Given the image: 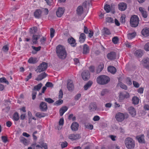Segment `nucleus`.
Listing matches in <instances>:
<instances>
[{
  "instance_id": "49530a36",
  "label": "nucleus",
  "mask_w": 149,
  "mask_h": 149,
  "mask_svg": "<svg viewBox=\"0 0 149 149\" xmlns=\"http://www.w3.org/2000/svg\"><path fill=\"white\" fill-rule=\"evenodd\" d=\"M112 41L114 44H117L118 41V37L116 36L112 38Z\"/></svg>"
},
{
  "instance_id": "c756f323",
  "label": "nucleus",
  "mask_w": 149,
  "mask_h": 149,
  "mask_svg": "<svg viewBox=\"0 0 149 149\" xmlns=\"http://www.w3.org/2000/svg\"><path fill=\"white\" fill-rule=\"evenodd\" d=\"M108 70L109 72L112 74H114L116 71V68L112 66L108 67Z\"/></svg>"
},
{
  "instance_id": "0e129e2a",
  "label": "nucleus",
  "mask_w": 149,
  "mask_h": 149,
  "mask_svg": "<svg viewBox=\"0 0 149 149\" xmlns=\"http://www.w3.org/2000/svg\"><path fill=\"white\" fill-rule=\"evenodd\" d=\"M63 92L62 90L61 89L60 90L59 93L58 98H62L63 97Z\"/></svg>"
},
{
  "instance_id": "0eeeda50",
  "label": "nucleus",
  "mask_w": 149,
  "mask_h": 149,
  "mask_svg": "<svg viewBox=\"0 0 149 149\" xmlns=\"http://www.w3.org/2000/svg\"><path fill=\"white\" fill-rule=\"evenodd\" d=\"M81 76L83 79L84 81H87L90 78V74L88 70L83 71L81 73Z\"/></svg>"
},
{
  "instance_id": "4468645a",
  "label": "nucleus",
  "mask_w": 149,
  "mask_h": 149,
  "mask_svg": "<svg viewBox=\"0 0 149 149\" xmlns=\"http://www.w3.org/2000/svg\"><path fill=\"white\" fill-rule=\"evenodd\" d=\"M67 87L69 91H72L74 88V86L72 81L71 80H68L67 84Z\"/></svg>"
},
{
  "instance_id": "c85d7f7f",
  "label": "nucleus",
  "mask_w": 149,
  "mask_h": 149,
  "mask_svg": "<svg viewBox=\"0 0 149 149\" xmlns=\"http://www.w3.org/2000/svg\"><path fill=\"white\" fill-rule=\"evenodd\" d=\"M103 33L104 36L109 35L111 34L109 30L107 28L104 27L103 29Z\"/></svg>"
},
{
  "instance_id": "bf43d9fd",
  "label": "nucleus",
  "mask_w": 149,
  "mask_h": 149,
  "mask_svg": "<svg viewBox=\"0 0 149 149\" xmlns=\"http://www.w3.org/2000/svg\"><path fill=\"white\" fill-rule=\"evenodd\" d=\"M37 94V93L35 91H33L32 93V99L34 100L36 97V95Z\"/></svg>"
},
{
  "instance_id": "864d4df0",
  "label": "nucleus",
  "mask_w": 149,
  "mask_h": 149,
  "mask_svg": "<svg viewBox=\"0 0 149 149\" xmlns=\"http://www.w3.org/2000/svg\"><path fill=\"white\" fill-rule=\"evenodd\" d=\"M106 21L108 22H113V19L111 17H107L106 18Z\"/></svg>"
},
{
  "instance_id": "a18cd8bd",
  "label": "nucleus",
  "mask_w": 149,
  "mask_h": 149,
  "mask_svg": "<svg viewBox=\"0 0 149 149\" xmlns=\"http://www.w3.org/2000/svg\"><path fill=\"white\" fill-rule=\"evenodd\" d=\"M108 92V90L107 89H104L101 92V95L103 96L106 94Z\"/></svg>"
},
{
  "instance_id": "f8f14e48",
  "label": "nucleus",
  "mask_w": 149,
  "mask_h": 149,
  "mask_svg": "<svg viewBox=\"0 0 149 149\" xmlns=\"http://www.w3.org/2000/svg\"><path fill=\"white\" fill-rule=\"evenodd\" d=\"M119 9L121 11L125 10L127 8V5L125 3L122 2L119 3L118 5Z\"/></svg>"
},
{
  "instance_id": "ddd939ff",
  "label": "nucleus",
  "mask_w": 149,
  "mask_h": 149,
  "mask_svg": "<svg viewBox=\"0 0 149 149\" xmlns=\"http://www.w3.org/2000/svg\"><path fill=\"white\" fill-rule=\"evenodd\" d=\"M47 76V74L45 72H43L39 75L38 77L35 79V80L38 81H41L46 77Z\"/></svg>"
},
{
  "instance_id": "774afa93",
  "label": "nucleus",
  "mask_w": 149,
  "mask_h": 149,
  "mask_svg": "<svg viewBox=\"0 0 149 149\" xmlns=\"http://www.w3.org/2000/svg\"><path fill=\"white\" fill-rule=\"evenodd\" d=\"M2 49L4 52H6L8 50V48L7 45H5L3 47Z\"/></svg>"
},
{
  "instance_id": "603ef678",
  "label": "nucleus",
  "mask_w": 149,
  "mask_h": 149,
  "mask_svg": "<svg viewBox=\"0 0 149 149\" xmlns=\"http://www.w3.org/2000/svg\"><path fill=\"white\" fill-rule=\"evenodd\" d=\"M144 49L146 51H149V42L145 44Z\"/></svg>"
},
{
  "instance_id": "a19ab883",
  "label": "nucleus",
  "mask_w": 149,
  "mask_h": 149,
  "mask_svg": "<svg viewBox=\"0 0 149 149\" xmlns=\"http://www.w3.org/2000/svg\"><path fill=\"white\" fill-rule=\"evenodd\" d=\"M104 8L107 13L109 12L111 10L110 6L107 4L105 6Z\"/></svg>"
},
{
  "instance_id": "e433bc0d",
  "label": "nucleus",
  "mask_w": 149,
  "mask_h": 149,
  "mask_svg": "<svg viewBox=\"0 0 149 149\" xmlns=\"http://www.w3.org/2000/svg\"><path fill=\"white\" fill-rule=\"evenodd\" d=\"M142 64L146 66L148 65L149 64V58H145L142 60Z\"/></svg>"
},
{
  "instance_id": "1a4fd4ad",
  "label": "nucleus",
  "mask_w": 149,
  "mask_h": 149,
  "mask_svg": "<svg viewBox=\"0 0 149 149\" xmlns=\"http://www.w3.org/2000/svg\"><path fill=\"white\" fill-rule=\"evenodd\" d=\"M69 138L72 141L79 139L81 136L79 134H72L69 135Z\"/></svg>"
},
{
  "instance_id": "f03ea898",
  "label": "nucleus",
  "mask_w": 149,
  "mask_h": 149,
  "mask_svg": "<svg viewBox=\"0 0 149 149\" xmlns=\"http://www.w3.org/2000/svg\"><path fill=\"white\" fill-rule=\"evenodd\" d=\"M125 146L128 149H133L135 147V141L131 138H127L125 141Z\"/></svg>"
},
{
  "instance_id": "338daca9",
  "label": "nucleus",
  "mask_w": 149,
  "mask_h": 149,
  "mask_svg": "<svg viewBox=\"0 0 149 149\" xmlns=\"http://www.w3.org/2000/svg\"><path fill=\"white\" fill-rule=\"evenodd\" d=\"M81 97V94L80 93L78 94L75 96L74 97V99L76 100H77L80 98Z\"/></svg>"
},
{
  "instance_id": "f257e3e1",
  "label": "nucleus",
  "mask_w": 149,
  "mask_h": 149,
  "mask_svg": "<svg viewBox=\"0 0 149 149\" xmlns=\"http://www.w3.org/2000/svg\"><path fill=\"white\" fill-rule=\"evenodd\" d=\"M56 52L58 57L61 59L65 58L67 53L64 47L61 45H59L56 47Z\"/></svg>"
},
{
  "instance_id": "69168bd1",
  "label": "nucleus",
  "mask_w": 149,
  "mask_h": 149,
  "mask_svg": "<svg viewBox=\"0 0 149 149\" xmlns=\"http://www.w3.org/2000/svg\"><path fill=\"white\" fill-rule=\"evenodd\" d=\"M86 128L90 130H92L93 128V126L91 124H87L86 125Z\"/></svg>"
},
{
  "instance_id": "4d7b16f0",
  "label": "nucleus",
  "mask_w": 149,
  "mask_h": 149,
  "mask_svg": "<svg viewBox=\"0 0 149 149\" xmlns=\"http://www.w3.org/2000/svg\"><path fill=\"white\" fill-rule=\"evenodd\" d=\"M20 141L21 142L24 143L25 145L27 144V140L24 138H22L21 140Z\"/></svg>"
},
{
  "instance_id": "9b49d317",
  "label": "nucleus",
  "mask_w": 149,
  "mask_h": 149,
  "mask_svg": "<svg viewBox=\"0 0 149 149\" xmlns=\"http://www.w3.org/2000/svg\"><path fill=\"white\" fill-rule=\"evenodd\" d=\"M128 110L129 113L132 117H134L136 116V111L133 107L132 106L129 107L128 108Z\"/></svg>"
},
{
  "instance_id": "09e8293b",
  "label": "nucleus",
  "mask_w": 149,
  "mask_h": 149,
  "mask_svg": "<svg viewBox=\"0 0 149 149\" xmlns=\"http://www.w3.org/2000/svg\"><path fill=\"white\" fill-rule=\"evenodd\" d=\"M103 67L101 65H99L97 70V72L99 73L101 72L103 69Z\"/></svg>"
},
{
  "instance_id": "8fccbe9b",
  "label": "nucleus",
  "mask_w": 149,
  "mask_h": 149,
  "mask_svg": "<svg viewBox=\"0 0 149 149\" xmlns=\"http://www.w3.org/2000/svg\"><path fill=\"white\" fill-rule=\"evenodd\" d=\"M55 32V30L53 28L50 29V36L51 38H52L54 36V33Z\"/></svg>"
},
{
  "instance_id": "412c9836",
  "label": "nucleus",
  "mask_w": 149,
  "mask_h": 149,
  "mask_svg": "<svg viewBox=\"0 0 149 149\" xmlns=\"http://www.w3.org/2000/svg\"><path fill=\"white\" fill-rule=\"evenodd\" d=\"M64 12L63 8H59L56 12V14L57 17H61L63 15Z\"/></svg>"
},
{
  "instance_id": "58836bf2",
  "label": "nucleus",
  "mask_w": 149,
  "mask_h": 149,
  "mask_svg": "<svg viewBox=\"0 0 149 149\" xmlns=\"http://www.w3.org/2000/svg\"><path fill=\"white\" fill-rule=\"evenodd\" d=\"M37 31V28L36 27H33L32 28H31L30 31L32 34H34L36 33Z\"/></svg>"
},
{
  "instance_id": "2eb2a0df",
  "label": "nucleus",
  "mask_w": 149,
  "mask_h": 149,
  "mask_svg": "<svg viewBox=\"0 0 149 149\" xmlns=\"http://www.w3.org/2000/svg\"><path fill=\"white\" fill-rule=\"evenodd\" d=\"M68 41L72 47H74L76 45L75 40L72 37L68 39Z\"/></svg>"
},
{
  "instance_id": "a878e982",
  "label": "nucleus",
  "mask_w": 149,
  "mask_h": 149,
  "mask_svg": "<svg viewBox=\"0 0 149 149\" xmlns=\"http://www.w3.org/2000/svg\"><path fill=\"white\" fill-rule=\"evenodd\" d=\"M86 38V35L84 33H81L79 37V41L81 43H83Z\"/></svg>"
},
{
  "instance_id": "9d476101",
  "label": "nucleus",
  "mask_w": 149,
  "mask_h": 149,
  "mask_svg": "<svg viewBox=\"0 0 149 149\" xmlns=\"http://www.w3.org/2000/svg\"><path fill=\"white\" fill-rule=\"evenodd\" d=\"M129 94L127 92L120 93L119 95V98L120 100H123L125 98H127L129 97Z\"/></svg>"
},
{
  "instance_id": "72a5a7b5",
  "label": "nucleus",
  "mask_w": 149,
  "mask_h": 149,
  "mask_svg": "<svg viewBox=\"0 0 149 149\" xmlns=\"http://www.w3.org/2000/svg\"><path fill=\"white\" fill-rule=\"evenodd\" d=\"M132 101L133 104H137L139 102V99L138 97L134 96L132 98Z\"/></svg>"
},
{
  "instance_id": "f704fd0d",
  "label": "nucleus",
  "mask_w": 149,
  "mask_h": 149,
  "mask_svg": "<svg viewBox=\"0 0 149 149\" xmlns=\"http://www.w3.org/2000/svg\"><path fill=\"white\" fill-rule=\"evenodd\" d=\"M93 82L92 81H89L88 82L86 83L84 86V89L85 90H86L90 88Z\"/></svg>"
},
{
  "instance_id": "6ab92c4d",
  "label": "nucleus",
  "mask_w": 149,
  "mask_h": 149,
  "mask_svg": "<svg viewBox=\"0 0 149 149\" xmlns=\"http://www.w3.org/2000/svg\"><path fill=\"white\" fill-rule=\"evenodd\" d=\"M108 58L110 60L114 59L116 58V54L115 52H111L107 55Z\"/></svg>"
},
{
  "instance_id": "3c124183",
  "label": "nucleus",
  "mask_w": 149,
  "mask_h": 149,
  "mask_svg": "<svg viewBox=\"0 0 149 149\" xmlns=\"http://www.w3.org/2000/svg\"><path fill=\"white\" fill-rule=\"evenodd\" d=\"M63 100L60 99L56 102L54 103V104L58 106L59 105L63 103Z\"/></svg>"
},
{
  "instance_id": "4c0bfd02",
  "label": "nucleus",
  "mask_w": 149,
  "mask_h": 149,
  "mask_svg": "<svg viewBox=\"0 0 149 149\" xmlns=\"http://www.w3.org/2000/svg\"><path fill=\"white\" fill-rule=\"evenodd\" d=\"M46 116V114L43 113L37 112L36 114V116L39 118L44 117Z\"/></svg>"
},
{
  "instance_id": "2f4dec72",
  "label": "nucleus",
  "mask_w": 149,
  "mask_h": 149,
  "mask_svg": "<svg viewBox=\"0 0 149 149\" xmlns=\"http://www.w3.org/2000/svg\"><path fill=\"white\" fill-rule=\"evenodd\" d=\"M37 58L33 57L30 58L28 60V62L30 63L34 64L37 62Z\"/></svg>"
},
{
  "instance_id": "13d9d810",
  "label": "nucleus",
  "mask_w": 149,
  "mask_h": 149,
  "mask_svg": "<svg viewBox=\"0 0 149 149\" xmlns=\"http://www.w3.org/2000/svg\"><path fill=\"white\" fill-rule=\"evenodd\" d=\"M126 81L127 83L129 85H131L132 84V81L129 78H127L126 79Z\"/></svg>"
},
{
  "instance_id": "6e6552de",
  "label": "nucleus",
  "mask_w": 149,
  "mask_h": 149,
  "mask_svg": "<svg viewBox=\"0 0 149 149\" xmlns=\"http://www.w3.org/2000/svg\"><path fill=\"white\" fill-rule=\"evenodd\" d=\"M39 108L42 111H46L47 109V103L45 102H41L39 105Z\"/></svg>"
},
{
  "instance_id": "a211bd4d",
  "label": "nucleus",
  "mask_w": 149,
  "mask_h": 149,
  "mask_svg": "<svg viewBox=\"0 0 149 149\" xmlns=\"http://www.w3.org/2000/svg\"><path fill=\"white\" fill-rule=\"evenodd\" d=\"M39 35H33L32 37V40L33 44H36L38 43V40L40 38Z\"/></svg>"
},
{
  "instance_id": "37998d69",
  "label": "nucleus",
  "mask_w": 149,
  "mask_h": 149,
  "mask_svg": "<svg viewBox=\"0 0 149 149\" xmlns=\"http://www.w3.org/2000/svg\"><path fill=\"white\" fill-rule=\"evenodd\" d=\"M119 85L120 87L124 89L125 90H127V86L122 83H120L119 84Z\"/></svg>"
},
{
  "instance_id": "b1692460",
  "label": "nucleus",
  "mask_w": 149,
  "mask_h": 149,
  "mask_svg": "<svg viewBox=\"0 0 149 149\" xmlns=\"http://www.w3.org/2000/svg\"><path fill=\"white\" fill-rule=\"evenodd\" d=\"M77 13L79 15H81L84 12L83 8L82 6H79L76 10Z\"/></svg>"
},
{
  "instance_id": "aec40b11",
  "label": "nucleus",
  "mask_w": 149,
  "mask_h": 149,
  "mask_svg": "<svg viewBox=\"0 0 149 149\" xmlns=\"http://www.w3.org/2000/svg\"><path fill=\"white\" fill-rule=\"evenodd\" d=\"M78 124L77 122H74L71 125V128L72 131H76L78 130Z\"/></svg>"
},
{
  "instance_id": "4be33fe9",
  "label": "nucleus",
  "mask_w": 149,
  "mask_h": 149,
  "mask_svg": "<svg viewBox=\"0 0 149 149\" xmlns=\"http://www.w3.org/2000/svg\"><path fill=\"white\" fill-rule=\"evenodd\" d=\"M142 34L145 36H149V28H145L143 29L141 31Z\"/></svg>"
},
{
  "instance_id": "7ed1b4c3",
  "label": "nucleus",
  "mask_w": 149,
  "mask_h": 149,
  "mask_svg": "<svg viewBox=\"0 0 149 149\" xmlns=\"http://www.w3.org/2000/svg\"><path fill=\"white\" fill-rule=\"evenodd\" d=\"M97 81L99 84L104 85L107 84L109 81V78L107 76L101 75L97 78Z\"/></svg>"
},
{
  "instance_id": "5701e85b",
  "label": "nucleus",
  "mask_w": 149,
  "mask_h": 149,
  "mask_svg": "<svg viewBox=\"0 0 149 149\" xmlns=\"http://www.w3.org/2000/svg\"><path fill=\"white\" fill-rule=\"evenodd\" d=\"M144 136L143 135H141L139 136H138L136 138L139 142L141 143H145V141L144 139Z\"/></svg>"
},
{
  "instance_id": "680f3d73",
  "label": "nucleus",
  "mask_w": 149,
  "mask_h": 149,
  "mask_svg": "<svg viewBox=\"0 0 149 149\" xmlns=\"http://www.w3.org/2000/svg\"><path fill=\"white\" fill-rule=\"evenodd\" d=\"M48 5L50 6L53 3V0H45Z\"/></svg>"
},
{
  "instance_id": "e2e57ef3",
  "label": "nucleus",
  "mask_w": 149,
  "mask_h": 149,
  "mask_svg": "<svg viewBox=\"0 0 149 149\" xmlns=\"http://www.w3.org/2000/svg\"><path fill=\"white\" fill-rule=\"evenodd\" d=\"M1 139L3 141L6 143L8 141L7 137L4 136H1Z\"/></svg>"
},
{
  "instance_id": "6e6d98bb",
  "label": "nucleus",
  "mask_w": 149,
  "mask_h": 149,
  "mask_svg": "<svg viewBox=\"0 0 149 149\" xmlns=\"http://www.w3.org/2000/svg\"><path fill=\"white\" fill-rule=\"evenodd\" d=\"M32 47L33 49L35 50L36 52H38L40 51V50L41 48L40 46L36 47L33 46H32Z\"/></svg>"
},
{
  "instance_id": "79ce46f5",
  "label": "nucleus",
  "mask_w": 149,
  "mask_h": 149,
  "mask_svg": "<svg viewBox=\"0 0 149 149\" xmlns=\"http://www.w3.org/2000/svg\"><path fill=\"white\" fill-rule=\"evenodd\" d=\"M45 100L49 104L53 103L54 101L50 98H45Z\"/></svg>"
},
{
  "instance_id": "39448f33",
  "label": "nucleus",
  "mask_w": 149,
  "mask_h": 149,
  "mask_svg": "<svg viewBox=\"0 0 149 149\" xmlns=\"http://www.w3.org/2000/svg\"><path fill=\"white\" fill-rule=\"evenodd\" d=\"M139 19L138 16L136 15L132 16L130 19V24L132 27L137 26L139 23Z\"/></svg>"
},
{
  "instance_id": "ea45409f",
  "label": "nucleus",
  "mask_w": 149,
  "mask_h": 149,
  "mask_svg": "<svg viewBox=\"0 0 149 149\" xmlns=\"http://www.w3.org/2000/svg\"><path fill=\"white\" fill-rule=\"evenodd\" d=\"M13 118L14 120L16 121H17L19 120V116L18 113L16 112L14 114Z\"/></svg>"
},
{
  "instance_id": "c9c22d12",
  "label": "nucleus",
  "mask_w": 149,
  "mask_h": 149,
  "mask_svg": "<svg viewBox=\"0 0 149 149\" xmlns=\"http://www.w3.org/2000/svg\"><path fill=\"white\" fill-rule=\"evenodd\" d=\"M42 84L41 83H40L37 85L35 86L33 89V91L36 90L37 91H39L41 88V87L42 86Z\"/></svg>"
},
{
  "instance_id": "5fc2aeb1",
  "label": "nucleus",
  "mask_w": 149,
  "mask_h": 149,
  "mask_svg": "<svg viewBox=\"0 0 149 149\" xmlns=\"http://www.w3.org/2000/svg\"><path fill=\"white\" fill-rule=\"evenodd\" d=\"M46 87H53V85L52 83L50 82H47L45 84Z\"/></svg>"
},
{
  "instance_id": "de8ad7c7",
  "label": "nucleus",
  "mask_w": 149,
  "mask_h": 149,
  "mask_svg": "<svg viewBox=\"0 0 149 149\" xmlns=\"http://www.w3.org/2000/svg\"><path fill=\"white\" fill-rule=\"evenodd\" d=\"M39 143L40 144L42 147L44 148L45 149H47V143L43 142H39Z\"/></svg>"
},
{
  "instance_id": "f3484780",
  "label": "nucleus",
  "mask_w": 149,
  "mask_h": 149,
  "mask_svg": "<svg viewBox=\"0 0 149 149\" xmlns=\"http://www.w3.org/2000/svg\"><path fill=\"white\" fill-rule=\"evenodd\" d=\"M143 54V51L141 49L137 50L135 51L134 53V55L138 58L141 57Z\"/></svg>"
},
{
  "instance_id": "423d86ee",
  "label": "nucleus",
  "mask_w": 149,
  "mask_h": 149,
  "mask_svg": "<svg viewBox=\"0 0 149 149\" xmlns=\"http://www.w3.org/2000/svg\"><path fill=\"white\" fill-rule=\"evenodd\" d=\"M47 67V64L45 62H42L38 67L36 70V71L37 72H40L45 70Z\"/></svg>"
},
{
  "instance_id": "cd10ccee",
  "label": "nucleus",
  "mask_w": 149,
  "mask_h": 149,
  "mask_svg": "<svg viewBox=\"0 0 149 149\" xmlns=\"http://www.w3.org/2000/svg\"><path fill=\"white\" fill-rule=\"evenodd\" d=\"M68 109V108L66 106H64L61 108L59 110L60 116H62L64 113Z\"/></svg>"
},
{
  "instance_id": "dca6fc26",
  "label": "nucleus",
  "mask_w": 149,
  "mask_h": 149,
  "mask_svg": "<svg viewBox=\"0 0 149 149\" xmlns=\"http://www.w3.org/2000/svg\"><path fill=\"white\" fill-rule=\"evenodd\" d=\"M139 10L141 12V13L143 17L146 18L147 17V13L144 8L142 7H140L139 8Z\"/></svg>"
},
{
  "instance_id": "473e14b6",
  "label": "nucleus",
  "mask_w": 149,
  "mask_h": 149,
  "mask_svg": "<svg viewBox=\"0 0 149 149\" xmlns=\"http://www.w3.org/2000/svg\"><path fill=\"white\" fill-rule=\"evenodd\" d=\"M136 35L135 32H133L132 33H130L127 34V37L129 39H132L134 38Z\"/></svg>"
},
{
  "instance_id": "393cba45",
  "label": "nucleus",
  "mask_w": 149,
  "mask_h": 149,
  "mask_svg": "<svg viewBox=\"0 0 149 149\" xmlns=\"http://www.w3.org/2000/svg\"><path fill=\"white\" fill-rule=\"evenodd\" d=\"M89 48L88 46L86 44H84L83 48V53L86 54L89 52Z\"/></svg>"
},
{
  "instance_id": "bb28decb",
  "label": "nucleus",
  "mask_w": 149,
  "mask_h": 149,
  "mask_svg": "<svg viewBox=\"0 0 149 149\" xmlns=\"http://www.w3.org/2000/svg\"><path fill=\"white\" fill-rule=\"evenodd\" d=\"M42 11L40 10H37L34 13L35 17L37 18H39L41 16Z\"/></svg>"
},
{
  "instance_id": "052dcab7",
  "label": "nucleus",
  "mask_w": 149,
  "mask_h": 149,
  "mask_svg": "<svg viewBox=\"0 0 149 149\" xmlns=\"http://www.w3.org/2000/svg\"><path fill=\"white\" fill-rule=\"evenodd\" d=\"M68 145V143L66 141L64 142H62L61 144V146L62 148H63L66 147Z\"/></svg>"
},
{
  "instance_id": "c03bdc74",
  "label": "nucleus",
  "mask_w": 149,
  "mask_h": 149,
  "mask_svg": "<svg viewBox=\"0 0 149 149\" xmlns=\"http://www.w3.org/2000/svg\"><path fill=\"white\" fill-rule=\"evenodd\" d=\"M0 82L5 83L8 85L9 84L8 81L4 77H3L0 78Z\"/></svg>"
},
{
  "instance_id": "20e7f679",
  "label": "nucleus",
  "mask_w": 149,
  "mask_h": 149,
  "mask_svg": "<svg viewBox=\"0 0 149 149\" xmlns=\"http://www.w3.org/2000/svg\"><path fill=\"white\" fill-rule=\"evenodd\" d=\"M128 115L127 113H123L118 112L115 115V118L116 120L118 122H122L125 119V118H127Z\"/></svg>"
},
{
  "instance_id": "7c9ffc66",
  "label": "nucleus",
  "mask_w": 149,
  "mask_h": 149,
  "mask_svg": "<svg viewBox=\"0 0 149 149\" xmlns=\"http://www.w3.org/2000/svg\"><path fill=\"white\" fill-rule=\"evenodd\" d=\"M97 108L96 104L94 103H91L90 105L89 109L91 111H94L96 110Z\"/></svg>"
}]
</instances>
